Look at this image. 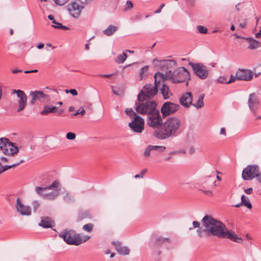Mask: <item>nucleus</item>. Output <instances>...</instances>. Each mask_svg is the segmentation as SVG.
<instances>
[{"label":"nucleus","instance_id":"1a4fd4ad","mask_svg":"<svg viewBox=\"0 0 261 261\" xmlns=\"http://www.w3.org/2000/svg\"><path fill=\"white\" fill-rule=\"evenodd\" d=\"M147 123L148 126L154 128L162 127L163 122L158 109L147 115Z\"/></svg>","mask_w":261,"mask_h":261},{"label":"nucleus","instance_id":"3c124183","mask_svg":"<svg viewBox=\"0 0 261 261\" xmlns=\"http://www.w3.org/2000/svg\"><path fill=\"white\" fill-rule=\"evenodd\" d=\"M218 82L220 83H225L228 84V80L224 76H220L218 80Z\"/></svg>","mask_w":261,"mask_h":261},{"label":"nucleus","instance_id":"13d9d810","mask_svg":"<svg viewBox=\"0 0 261 261\" xmlns=\"http://www.w3.org/2000/svg\"><path fill=\"white\" fill-rule=\"evenodd\" d=\"M62 25V23L56 22V23H55L54 25H53L52 27L56 29H59L61 28L60 27Z\"/></svg>","mask_w":261,"mask_h":261},{"label":"nucleus","instance_id":"a18cd8bd","mask_svg":"<svg viewBox=\"0 0 261 261\" xmlns=\"http://www.w3.org/2000/svg\"><path fill=\"white\" fill-rule=\"evenodd\" d=\"M32 205L33 207L34 212H35L38 210V208L40 207V203L39 202V201L35 200L32 202Z\"/></svg>","mask_w":261,"mask_h":261},{"label":"nucleus","instance_id":"09e8293b","mask_svg":"<svg viewBox=\"0 0 261 261\" xmlns=\"http://www.w3.org/2000/svg\"><path fill=\"white\" fill-rule=\"evenodd\" d=\"M133 7V4L130 1H127L126 3L124 11H127L132 9Z\"/></svg>","mask_w":261,"mask_h":261},{"label":"nucleus","instance_id":"c85d7f7f","mask_svg":"<svg viewBox=\"0 0 261 261\" xmlns=\"http://www.w3.org/2000/svg\"><path fill=\"white\" fill-rule=\"evenodd\" d=\"M245 39L249 43L248 48L250 49H254L260 47L261 45L260 43L258 41L252 38L248 37L245 38Z\"/></svg>","mask_w":261,"mask_h":261},{"label":"nucleus","instance_id":"7c9ffc66","mask_svg":"<svg viewBox=\"0 0 261 261\" xmlns=\"http://www.w3.org/2000/svg\"><path fill=\"white\" fill-rule=\"evenodd\" d=\"M117 30V27L113 25H110L107 29L103 31V33L108 36L112 35Z\"/></svg>","mask_w":261,"mask_h":261},{"label":"nucleus","instance_id":"6e6552de","mask_svg":"<svg viewBox=\"0 0 261 261\" xmlns=\"http://www.w3.org/2000/svg\"><path fill=\"white\" fill-rule=\"evenodd\" d=\"M158 92V87L155 85L148 84L145 85L141 90L137 96V101H140L141 98L151 99Z\"/></svg>","mask_w":261,"mask_h":261},{"label":"nucleus","instance_id":"39448f33","mask_svg":"<svg viewBox=\"0 0 261 261\" xmlns=\"http://www.w3.org/2000/svg\"><path fill=\"white\" fill-rule=\"evenodd\" d=\"M59 237L69 245L78 246L83 243V240L80 235L76 234L73 230H64L59 233Z\"/></svg>","mask_w":261,"mask_h":261},{"label":"nucleus","instance_id":"9b49d317","mask_svg":"<svg viewBox=\"0 0 261 261\" xmlns=\"http://www.w3.org/2000/svg\"><path fill=\"white\" fill-rule=\"evenodd\" d=\"M155 67L161 69L162 71H168L170 70L174 66L176 65V62L173 60H159L157 59H154L152 61Z\"/></svg>","mask_w":261,"mask_h":261},{"label":"nucleus","instance_id":"de8ad7c7","mask_svg":"<svg viewBox=\"0 0 261 261\" xmlns=\"http://www.w3.org/2000/svg\"><path fill=\"white\" fill-rule=\"evenodd\" d=\"M66 137L68 140H72L75 138L76 135H75V134H74L73 133L69 132V133H67Z\"/></svg>","mask_w":261,"mask_h":261},{"label":"nucleus","instance_id":"774afa93","mask_svg":"<svg viewBox=\"0 0 261 261\" xmlns=\"http://www.w3.org/2000/svg\"><path fill=\"white\" fill-rule=\"evenodd\" d=\"M255 37L257 38L261 37V31H259L258 33H256Z\"/></svg>","mask_w":261,"mask_h":261},{"label":"nucleus","instance_id":"ea45409f","mask_svg":"<svg viewBox=\"0 0 261 261\" xmlns=\"http://www.w3.org/2000/svg\"><path fill=\"white\" fill-rule=\"evenodd\" d=\"M63 199L66 202L69 203L74 201L73 197L69 192H66L64 196Z\"/></svg>","mask_w":261,"mask_h":261},{"label":"nucleus","instance_id":"69168bd1","mask_svg":"<svg viewBox=\"0 0 261 261\" xmlns=\"http://www.w3.org/2000/svg\"><path fill=\"white\" fill-rule=\"evenodd\" d=\"M22 72V70H20V69H14V70H13L12 71V72L13 73V74H16L17 73H19V72Z\"/></svg>","mask_w":261,"mask_h":261},{"label":"nucleus","instance_id":"0eeeda50","mask_svg":"<svg viewBox=\"0 0 261 261\" xmlns=\"http://www.w3.org/2000/svg\"><path fill=\"white\" fill-rule=\"evenodd\" d=\"M215 183L216 180L214 176H208L205 177L201 180L200 190L205 195L212 196L213 194L211 189L217 186Z\"/></svg>","mask_w":261,"mask_h":261},{"label":"nucleus","instance_id":"2eb2a0df","mask_svg":"<svg viewBox=\"0 0 261 261\" xmlns=\"http://www.w3.org/2000/svg\"><path fill=\"white\" fill-rule=\"evenodd\" d=\"M211 217L212 219H215L211 215H206L205 216H204L203 217V218L201 220V223H202L201 227H200V224L199 222H198L197 221H194L193 222V227H190L189 228V230H191L194 228H198L196 232L197 233L198 236L200 238H203L205 236H208V237L212 236V234L209 233L206 230V227H205V226H204V225L203 224V220L204 219V218H205V217Z\"/></svg>","mask_w":261,"mask_h":261},{"label":"nucleus","instance_id":"79ce46f5","mask_svg":"<svg viewBox=\"0 0 261 261\" xmlns=\"http://www.w3.org/2000/svg\"><path fill=\"white\" fill-rule=\"evenodd\" d=\"M149 68V66L148 65H146L142 68L140 73V79L142 80L143 77L146 76V75H144V74L148 71Z\"/></svg>","mask_w":261,"mask_h":261},{"label":"nucleus","instance_id":"bb28decb","mask_svg":"<svg viewBox=\"0 0 261 261\" xmlns=\"http://www.w3.org/2000/svg\"><path fill=\"white\" fill-rule=\"evenodd\" d=\"M171 243L169 238H163L162 237H157L155 240L151 242V246L152 247L157 248L161 247L162 245L168 243L170 244Z\"/></svg>","mask_w":261,"mask_h":261},{"label":"nucleus","instance_id":"a211bd4d","mask_svg":"<svg viewBox=\"0 0 261 261\" xmlns=\"http://www.w3.org/2000/svg\"><path fill=\"white\" fill-rule=\"evenodd\" d=\"M15 207L17 212L22 216H30L31 214L30 206L24 205L20 198L16 200Z\"/></svg>","mask_w":261,"mask_h":261},{"label":"nucleus","instance_id":"49530a36","mask_svg":"<svg viewBox=\"0 0 261 261\" xmlns=\"http://www.w3.org/2000/svg\"><path fill=\"white\" fill-rule=\"evenodd\" d=\"M85 113V111L84 110V108L83 107H81L80 109L74 113L73 114V116H77L79 114H81L82 116H83Z\"/></svg>","mask_w":261,"mask_h":261},{"label":"nucleus","instance_id":"412c9836","mask_svg":"<svg viewBox=\"0 0 261 261\" xmlns=\"http://www.w3.org/2000/svg\"><path fill=\"white\" fill-rule=\"evenodd\" d=\"M237 80L250 81L253 77V72L250 70L239 69L236 72Z\"/></svg>","mask_w":261,"mask_h":261},{"label":"nucleus","instance_id":"0e129e2a","mask_svg":"<svg viewBox=\"0 0 261 261\" xmlns=\"http://www.w3.org/2000/svg\"><path fill=\"white\" fill-rule=\"evenodd\" d=\"M246 21H245L244 22L240 23L239 24V26L242 29H244L246 27Z\"/></svg>","mask_w":261,"mask_h":261},{"label":"nucleus","instance_id":"ddd939ff","mask_svg":"<svg viewBox=\"0 0 261 261\" xmlns=\"http://www.w3.org/2000/svg\"><path fill=\"white\" fill-rule=\"evenodd\" d=\"M179 108V105L170 101H167L162 105L161 109V112L162 114L163 117L165 118L173 114L178 110Z\"/></svg>","mask_w":261,"mask_h":261},{"label":"nucleus","instance_id":"5701e85b","mask_svg":"<svg viewBox=\"0 0 261 261\" xmlns=\"http://www.w3.org/2000/svg\"><path fill=\"white\" fill-rule=\"evenodd\" d=\"M193 95L190 92L182 94L179 99L180 103L185 108H188L192 105Z\"/></svg>","mask_w":261,"mask_h":261},{"label":"nucleus","instance_id":"6ab92c4d","mask_svg":"<svg viewBox=\"0 0 261 261\" xmlns=\"http://www.w3.org/2000/svg\"><path fill=\"white\" fill-rule=\"evenodd\" d=\"M30 95L32 96V100L30 101L31 105H34L36 100L44 102L48 100L49 96L44 94L41 91H31Z\"/></svg>","mask_w":261,"mask_h":261},{"label":"nucleus","instance_id":"aec40b11","mask_svg":"<svg viewBox=\"0 0 261 261\" xmlns=\"http://www.w3.org/2000/svg\"><path fill=\"white\" fill-rule=\"evenodd\" d=\"M84 8L83 5H80L76 2L70 3L68 6V11L71 15L75 18H77L81 14V10Z\"/></svg>","mask_w":261,"mask_h":261},{"label":"nucleus","instance_id":"864d4df0","mask_svg":"<svg viewBox=\"0 0 261 261\" xmlns=\"http://www.w3.org/2000/svg\"><path fill=\"white\" fill-rule=\"evenodd\" d=\"M66 92L67 93H70L73 96H76L77 95V92L75 89H71L70 90H66Z\"/></svg>","mask_w":261,"mask_h":261},{"label":"nucleus","instance_id":"c756f323","mask_svg":"<svg viewBox=\"0 0 261 261\" xmlns=\"http://www.w3.org/2000/svg\"><path fill=\"white\" fill-rule=\"evenodd\" d=\"M53 221H51L48 217L43 218L39 223V226L43 228H51L53 227Z\"/></svg>","mask_w":261,"mask_h":261},{"label":"nucleus","instance_id":"f8f14e48","mask_svg":"<svg viewBox=\"0 0 261 261\" xmlns=\"http://www.w3.org/2000/svg\"><path fill=\"white\" fill-rule=\"evenodd\" d=\"M155 67L161 69L162 71H168L170 70L174 66L176 65V62L173 60H159L157 59H154L152 61Z\"/></svg>","mask_w":261,"mask_h":261},{"label":"nucleus","instance_id":"2f4dec72","mask_svg":"<svg viewBox=\"0 0 261 261\" xmlns=\"http://www.w3.org/2000/svg\"><path fill=\"white\" fill-rule=\"evenodd\" d=\"M204 96L205 95L204 94H200L196 102L195 103H192V105L197 109L202 108L204 106L203 99Z\"/></svg>","mask_w":261,"mask_h":261},{"label":"nucleus","instance_id":"a19ab883","mask_svg":"<svg viewBox=\"0 0 261 261\" xmlns=\"http://www.w3.org/2000/svg\"><path fill=\"white\" fill-rule=\"evenodd\" d=\"M94 225L92 223H88L87 224L84 225L83 226V229L87 232H91L92 231L93 229Z\"/></svg>","mask_w":261,"mask_h":261},{"label":"nucleus","instance_id":"c9c22d12","mask_svg":"<svg viewBox=\"0 0 261 261\" xmlns=\"http://www.w3.org/2000/svg\"><path fill=\"white\" fill-rule=\"evenodd\" d=\"M58 193L55 192H51L50 193L45 194L43 197L42 198L48 200H53L56 198V197L58 196Z\"/></svg>","mask_w":261,"mask_h":261},{"label":"nucleus","instance_id":"58836bf2","mask_svg":"<svg viewBox=\"0 0 261 261\" xmlns=\"http://www.w3.org/2000/svg\"><path fill=\"white\" fill-rule=\"evenodd\" d=\"M125 113L130 118L133 119L136 116H139L132 108H126Z\"/></svg>","mask_w":261,"mask_h":261},{"label":"nucleus","instance_id":"f03ea898","mask_svg":"<svg viewBox=\"0 0 261 261\" xmlns=\"http://www.w3.org/2000/svg\"><path fill=\"white\" fill-rule=\"evenodd\" d=\"M181 121L177 117L167 118L160 129L154 131V136L160 140L177 137L181 132Z\"/></svg>","mask_w":261,"mask_h":261},{"label":"nucleus","instance_id":"393cba45","mask_svg":"<svg viewBox=\"0 0 261 261\" xmlns=\"http://www.w3.org/2000/svg\"><path fill=\"white\" fill-rule=\"evenodd\" d=\"M166 147L163 146L149 145L144 150L143 154L145 158L150 156V152L151 151H157L160 152H163L165 151Z\"/></svg>","mask_w":261,"mask_h":261},{"label":"nucleus","instance_id":"dca6fc26","mask_svg":"<svg viewBox=\"0 0 261 261\" xmlns=\"http://www.w3.org/2000/svg\"><path fill=\"white\" fill-rule=\"evenodd\" d=\"M259 171V167L256 165H248L242 171V177L244 180H251L255 177Z\"/></svg>","mask_w":261,"mask_h":261},{"label":"nucleus","instance_id":"7ed1b4c3","mask_svg":"<svg viewBox=\"0 0 261 261\" xmlns=\"http://www.w3.org/2000/svg\"><path fill=\"white\" fill-rule=\"evenodd\" d=\"M136 110L140 114H147V115L153 112L156 109V103L153 100L141 98L140 101L135 102Z\"/></svg>","mask_w":261,"mask_h":261},{"label":"nucleus","instance_id":"72a5a7b5","mask_svg":"<svg viewBox=\"0 0 261 261\" xmlns=\"http://www.w3.org/2000/svg\"><path fill=\"white\" fill-rule=\"evenodd\" d=\"M24 162V161L23 160H21V161H20L19 162L17 163H15V164H14L13 165H5L3 167H1L0 168V174H1L2 173L5 172V171L11 168H13V167H15L16 166H17L18 165H19L21 163H22Z\"/></svg>","mask_w":261,"mask_h":261},{"label":"nucleus","instance_id":"e2e57ef3","mask_svg":"<svg viewBox=\"0 0 261 261\" xmlns=\"http://www.w3.org/2000/svg\"><path fill=\"white\" fill-rule=\"evenodd\" d=\"M38 70L37 69L32 70H25L24 71L25 73H35L37 72Z\"/></svg>","mask_w":261,"mask_h":261},{"label":"nucleus","instance_id":"37998d69","mask_svg":"<svg viewBox=\"0 0 261 261\" xmlns=\"http://www.w3.org/2000/svg\"><path fill=\"white\" fill-rule=\"evenodd\" d=\"M59 185V181L57 180L54 181L50 185L46 186L48 190H51L58 187Z\"/></svg>","mask_w":261,"mask_h":261},{"label":"nucleus","instance_id":"bf43d9fd","mask_svg":"<svg viewBox=\"0 0 261 261\" xmlns=\"http://www.w3.org/2000/svg\"><path fill=\"white\" fill-rule=\"evenodd\" d=\"M48 19H49L50 20H51V21H52V23H54V24L56 23V22H57V21H56V20L55 19L54 17V16H53V15H49L48 16Z\"/></svg>","mask_w":261,"mask_h":261},{"label":"nucleus","instance_id":"cd10ccee","mask_svg":"<svg viewBox=\"0 0 261 261\" xmlns=\"http://www.w3.org/2000/svg\"><path fill=\"white\" fill-rule=\"evenodd\" d=\"M161 91L165 99L169 98L172 95V93L170 91L169 86L164 83L162 85Z\"/></svg>","mask_w":261,"mask_h":261},{"label":"nucleus","instance_id":"8fccbe9b","mask_svg":"<svg viewBox=\"0 0 261 261\" xmlns=\"http://www.w3.org/2000/svg\"><path fill=\"white\" fill-rule=\"evenodd\" d=\"M147 171V169H143L140 174H136L135 176H134V177L136 178H143V176H144V175L145 173H146Z\"/></svg>","mask_w":261,"mask_h":261},{"label":"nucleus","instance_id":"4be33fe9","mask_svg":"<svg viewBox=\"0 0 261 261\" xmlns=\"http://www.w3.org/2000/svg\"><path fill=\"white\" fill-rule=\"evenodd\" d=\"M248 106L250 110L254 113H255L259 105L258 96L255 93H251L249 96L248 101Z\"/></svg>","mask_w":261,"mask_h":261},{"label":"nucleus","instance_id":"c03bdc74","mask_svg":"<svg viewBox=\"0 0 261 261\" xmlns=\"http://www.w3.org/2000/svg\"><path fill=\"white\" fill-rule=\"evenodd\" d=\"M197 29L198 31L201 34H206L207 32V28L202 25H198Z\"/></svg>","mask_w":261,"mask_h":261},{"label":"nucleus","instance_id":"473e14b6","mask_svg":"<svg viewBox=\"0 0 261 261\" xmlns=\"http://www.w3.org/2000/svg\"><path fill=\"white\" fill-rule=\"evenodd\" d=\"M57 108V107H54V106L50 107L48 105H46V106H44L43 111H42L40 113L42 115H45L49 113H55Z\"/></svg>","mask_w":261,"mask_h":261},{"label":"nucleus","instance_id":"9d476101","mask_svg":"<svg viewBox=\"0 0 261 261\" xmlns=\"http://www.w3.org/2000/svg\"><path fill=\"white\" fill-rule=\"evenodd\" d=\"M189 65L192 68L195 75L202 80L205 79L208 75V71L205 66L201 63H193L191 62Z\"/></svg>","mask_w":261,"mask_h":261},{"label":"nucleus","instance_id":"5fc2aeb1","mask_svg":"<svg viewBox=\"0 0 261 261\" xmlns=\"http://www.w3.org/2000/svg\"><path fill=\"white\" fill-rule=\"evenodd\" d=\"M236 79H237L236 75L235 76L232 75H231L230 78L228 81V83L229 84V83H232V82H234L236 80Z\"/></svg>","mask_w":261,"mask_h":261},{"label":"nucleus","instance_id":"4c0bfd02","mask_svg":"<svg viewBox=\"0 0 261 261\" xmlns=\"http://www.w3.org/2000/svg\"><path fill=\"white\" fill-rule=\"evenodd\" d=\"M127 58V55L124 52H123V53L121 55H118L116 58L115 59V61L116 63L118 64L123 63L126 60Z\"/></svg>","mask_w":261,"mask_h":261},{"label":"nucleus","instance_id":"f257e3e1","mask_svg":"<svg viewBox=\"0 0 261 261\" xmlns=\"http://www.w3.org/2000/svg\"><path fill=\"white\" fill-rule=\"evenodd\" d=\"M203 224L206 227V230L212 236L219 238H228L234 242L241 243L243 239L237 235L234 232L230 231L226 225L216 219L206 217L203 220Z\"/></svg>","mask_w":261,"mask_h":261},{"label":"nucleus","instance_id":"a878e982","mask_svg":"<svg viewBox=\"0 0 261 261\" xmlns=\"http://www.w3.org/2000/svg\"><path fill=\"white\" fill-rule=\"evenodd\" d=\"M112 244L114 245L116 250L120 255H126L129 253V249L126 246H122L120 242H113Z\"/></svg>","mask_w":261,"mask_h":261},{"label":"nucleus","instance_id":"423d86ee","mask_svg":"<svg viewBox=\"0 0 261 261\" xmlns=\"http://www.w3.org/2000/svg\"><path fill=\"white\" fill-rule=\"evenodd\" d=\"M0 149L3 150L5 154L10 156L17 154L19 151L18 147L15 145V144L6 138L0 139Z\"/></svg>","mask_w":261,"mask_h":261},{"label":"nucleus","instance_id":"680f3d73","mask_svg":"<svg viewBox=\"0 0 261 261\" xmlns=\"http://www.w3.org/2000/svg\"><path fill=\"white\" fill-rule=\"evenodd\" d=\"M220 134L221 135H226V129L224 127H222L221 128Z\"/></svg>","mask_w":261,"mask_h":261},{"label":"nucleus","instance_id":"b1692460","mask_svg":"<svg viewBox=\"0 0 261 261\" xmlns=\"http://www.w3.org/2000/svg\"><path fill=\"white\" fill-rule=\"evenodd\" d=\"M170 70L166 72L164 74L163 73L157 72L154 75V85L157 87L158 85L163 83L165 80H170Z\"/></svg>","mask_w":261,"mask_h":261},{"label":"nucleus","instance_id":"052dcab7","mask_svg":"<svg viewBox=\"0 0 261 261\" xmlns=\"http://www.w3.org/2000/svg\"><path fill=\"white\" fill-rule=\"evenodd\" d=\"M253 192V189L252 188H250L245 190V192L247 194H251Z\"/></svg>","mask_w":261,"mask_h":261},{"label":"nucleus","instance_id":"338daca9","mask_svg":"<svg viewBox=\"0 0 261 261\" xmlns=\"http://www.w3.org/2000/svg\"><path fill=\"white\" fill-rule=\"evenodd\" d=\"M81 3V5L86 4L88 3V0H78Z\"/></svg>","mask_w":261,"mask_h":261},{"label":"nucleus","instance_id":"4d7b16f0","mask_svg":"<svg viewBox=\"0 0 261 261\" xmlns=\"http://www.w3.org/2000/svg\"><path fill=\"white\" fill-rule=\"evenodd\" d=\"M255 177H256L257 180L261 183V173L259 172V171L257 172Z\"/></svg>","mask_w":261,"mask_h":261},{"label":"nucleus","instance_id":"f3484780","mask_svg":"<svg viewBox=\"0 0 261 261\" xmlns=\"http://www.w3.org/2000/svg\"><path fill=\"white\" fill-rule=\"evenodd\" d=\"M13 93H16L19 98L18 100V108L17 112H19L22 111L27 105V96L24 91L21 90H13Z\"/></svg>","mask_w":261,"mask_h":261},{"label":"nucleus","instance_id":"603ef678","mask_svg":"<svg viewBox=\"0 0 261 261\" xmlns=\"http://www.w3.org/2000/svg\"><path fill=\"white\" fill-rule=\"evenodd\" d=\"M55 3L59 6H63L68 2L69 0H54Z\"/></svg>","mask_w":261,"mask_h":261},{"label":"nucleus","instance_id":"20e7f679","mask_svg":"<svg viewBox=\"0 0 261 261\" xmlns=\"http://www.w3.org/2000/svg\"><path fill=\"white\" fill-rule=\"evenodd\" d=\"M170 80L174 84L186 82V86L188 85V81L190 80L189 71L184 67H180L176 69L173 72L170 70Z\"/></svg>","mask_w":261,"mask_h":261},{"label":"nucleus","instance_id":"4468645a","mask_svg":"<svg viewBox=\"0 0 261 261\" xmlns=\"http://www.w3.org/2000/svg\"><path fill=\"white\" fill-rule=\"evenodd\" d=\"M128 127L135 133H141L144 129V120L140 116H136L128 123Z\"/></svg>","mask_w":261,"mask_h":261},{"label":"nucleus","instance_id":"6e6d98bb","mask_svg":"<svg viewBox=\"0 0 261 261\" xmlns=\"http://www.w3.org/2000/svg\"><path fill=\"white\" fill-rule=\"evenodd\" d=\"M165 6V4H162L160 6V8L159 9H158L157 10H156L155 11H154V13H160L161 12V10Z\"/></svg>","mask_w":261,"mask_h":261},{"label":"nucleus","instance_id":"e433bc0d","mask_svg":"<svg viewBox=\"0 0 261 261\" xmlns=\"http://www.w3.org/2000/svg\"><path fill=\"white\" fill-rule=\"evenodd\" d=\"M46 190H48L46 187H41L37 186L35 188L36 193L37 194V195H38L42 198H43L44 195H45L44 192Z\"/></svg>","mask_w":261,"mask_h":261},{"label":"nucleus","instance_id":"f704fd0d","mask_svg":"<svg viewBox=\"0 0 261 261\" xmlns=\"http://www.w3.org/2000/svg\"><path fill=\"white\" fill-rule=\"evenodd\" d=\"M241 199L243 205L246 206L249 209H251L252 208V204L248 197H246L244 195H243L241 196Z\"/></svg>","mask_w":261,"mask_h":261}]
</instances>
